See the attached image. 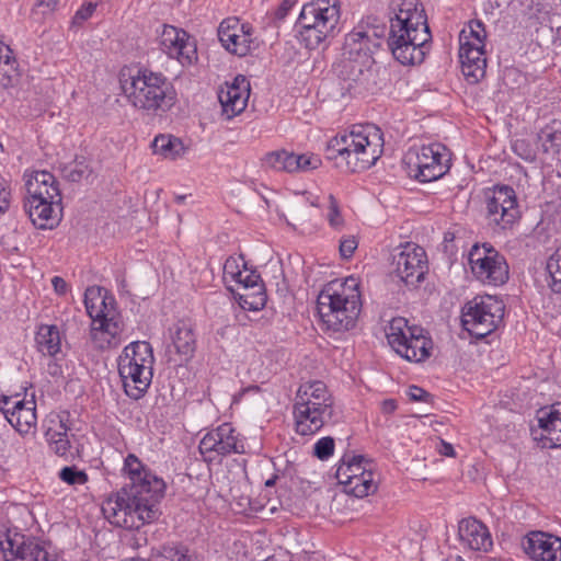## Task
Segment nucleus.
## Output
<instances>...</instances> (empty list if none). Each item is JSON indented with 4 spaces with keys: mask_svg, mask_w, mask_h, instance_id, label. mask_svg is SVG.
<instances>
[{
    "mask_svg": "<svg viewBox=\"0 0 561 561\" xmlns=\"http://www.w3.org/2000/svg\"><path fill=\"white\" fill-rule=\"evenodd\" d=\"M18 76V61L9 48L0 54V89L13 87Z\"/></svg>",
    "mask_w": 561,
    "mask_h": 561,
    "instance_id": "4c0bfd02",
    "label": "nucleus"
},
{
    "mask_svg": "<svg viewBox=\"0 0 561 561\" xmlns=\"http://www.w3.org/2000/svg\"><path fill=\"white\" fill-rule=\"evenodd\" d=\"M84 306L91 318L90 337L98 350L117 346L123 331L116 300L112 294L99 286H91L84 293Z\"/></svg>",
    "mask_w": 561,
    "mask_h": 561,
    "instance_id": "0eeeda50",
    "label": "nucleus"
},
{
    "mask_svg": "<svg viewBox=\"0 0 561 561\" xmlns=\"http://www.w3.org/2000/svg\"><path fill=\"white\" fill-rule=\"evenodd\" d=\"M122 472L130 481L127 499L118 497L115 505L124 515H135L142 524H153L161 516V501L167 483L135 454L124 458Z\"/></svg>",
    "mask_w": 561,
    "mask_h": 561,
    "instance_id": "7ed1b4c3",
    "label": "nucleus"
},
{
    "mask_svg": "<svg viewBox=\"0 0 561 561\" xmlns=\"http://www.w3.org/2000/svg\"><path fill=\"white\" fill-rule=\"evenodd\" d=\"M295 403L319 408L334 413L333 398L324 382L320 380L308 381L299 386Z\"/></svg>",
    "mask_w": 561,
    "mask_h": 561,
    "instance_id": "bb28decb",
    "label": "nucleus"
},
{
    "mask_svg": "<svg viewBox=\"0 0 561 561\" xmlns=\"http://www.w3.org/2000/svg\"><path fill=\"white\" fill-rule=\"evenodd\" d=\"M391 348L411 363H423L432 355L434 343L426 330L419 325H409L405 318H393L386 331Z\"/></svg>",
    "mask_w": 561,
    "mask_h": 561,
    "instance_id": "9d476101",
    "label": "nucleus"
},
{
    "mask_svg": "<svg viewBox=\"0 0 561 561\" xmlns=\"http://www.w3.org/2000/svg\"><path fill=\"white\" fill-rule=\"evenodd\" d=\"M51 285L55 293L59 296H65L69 290L67 282L60 276H54L51 278Z\"/></svg>",
    "mask_w": 561,
    "mask_h": 561,
    "instance_id": "4d7b16f0",
    "label": "nucleus"
},
{
    "mask_svg": "<svg viewBox=\"0 0 561 561\" xmlns=\"http://www.w3.org/2000/svg\"><path fill=\"white\" fill-rule=\"evenodd\" d=\"M69 427L66 422L59 417L55 427H48L45 432V437L48 443L49 449L59 457L68 455L71 444L68 438Z\"/></svg>",
    "mask_w": 561,
    "mask_h": 561,
    "instance_id": "473e14b6",
    "label": "nucleus"
},
{
    "mask_svg": "<svg viewBox=\"0 0 561 561\" xmlns=\"http://www.w3.org/2000/svg\"><path fill=\"white\" fill-rule=\"evenodd\" d=\"M520 546L531 561H561V537L554 534L533 529L523 537Z\"/></svg>",
    "mask_w": 561,
    "mask_h": 561,
    "instance_id": "aec40b11",
    "label": "nucleus"
},
{
    "mask_svg": "<svg viewBox=\"0 0 561 561\" xmlns=\"http://www.w3.org/2000/svg\"><path fill=\"white\" fill-rule=\"evenodd\" d=\"M409 396L412 401L422 402L426 401V397H428V393L417 386H411L409 389Z\"/></svg>",
    "mask_w": 561,
    "mask_h": 561,
    "instance_id": "13d9d810",
    "label": "nucleus"
},
{
    "mask_svg": "<svg viewBox=\"0 0 561 561\" xmlns=\"http://www.w3.org/2000/svg\"><path fill=\"white\" fill-rule=\"evenodd\" d=\"M60 2L61 0H36L32 9V15L45 19L58 10Z\"/></svg>",
    "mask_w": 561,
    "mask_h": 561,
    "instance_id": "a18cd8bd",
    "label": "nucleus"
},
{
    "mask_svg": "<svg viewBox=\"0 0 561 561\" xmlns=\"http://www.w3.org/2000/svg\"><path fill=\"white\" fill-rule=\"evenodd\" d=\"M278 479V474H273L270 479L265 481V486L272 488L276 484V481Z\"/></svg>",
    "mask_w": 561,
    "mask_h": 561,
    "instance_id": "e2e57ef3",
    "label": "nucleus"
},
{
    "mask_svg": "<svg viewBox=\"0 0 561 561\" xmlns=\"http://www.w3.org/2000/svg\"><path fill=\"white\" fill-rule=\"evenodd\" d=\"M485 26L480 20H471L459 34V59L468 82L477 83L485 75Z\"/></svg>",
    "mask_w": 561,
    "mask_h": 561,
    "instance_id": "f8f14e48",
    "label": "nucleus"
},
{
    "mask_svg": "<svg viewBox=\"0 0 561 561\" xmlns=\"http://www.w3.org/2000/svg\"><path fill=\"white\" fill-rule=\"evenodd\" d=\"M293 414L296 433L301 436H311L318 433L327 423L331 422L334 413L310 405L294 403Z\"/></svg>",
    "mask_w": 561,
    "mask_h": 561,
    "instance_id": "b1692460",
    "label": "nucleus"
},
{
    "mask_svg": "<svg viewBox=\"0 0 561 561\" xmlns=\"http://www.w3.org/2000/svg\"><path fill=\"white\" fill-rule=\"evenodd\" d=\"M121 94L126 103L142 115L161 117L178 102V93L169 78L145 66H124L118 72Z\"/></svg>",
    "mask_w": 561,
    "mask_h": 561,
    "instance_id": "f03ea898",
    "label": "nucleus"
},
{
    "mask_svg": "<svg viewBox=\"0 0 561 561\" xmlns=\"http://www.w3.org/2000/svg\"><path fill=\"white\" fill-rule=\"evenodd\" d=\"M504 312L502 300L490 295L477 296L463 306L461 323L472 336L482 339L501 325Z\"/></svg>",
    "mask_w": 561,
    "mask_h": 561,
    "instance_id": "ddd939ff",
    "label": "nucleus"
},
{
    "mask_svg": "<svg viewBox=\"0 0 561 561\" xmlns=\"http://www.w3.org/2000/svg\"><path fill=\"white\" fill-rule=\"evenodd\" d=\"M371 469L373 462L365 459L364 456L344 455L337 466L335 478L340 483L347 480V476L352 479L353 477H357L359 473L363 474Z\"/></svg>",
    "mask_w": 561,
    "mask_h": 561,
    "instance_id": "2f4dec72",
    "label": "nucleus"
},
{
    "mask_svg": "<svg viewBox=\"0 0 561 561\" xmlns=\"http://www.w3.org/2000/svg\"><path fill=\"white\" fill-rule=\"evenodd\" d=\"M297 159L299 160V171L314 170L321 165V159L319 158V156L313 153L297 154Z\"/></svg>",
    "mask_w": 561,
    "mask_h": 561,
    "instance_id": "8fccbe9b",
    "label": "nucleus"
},
{
    "mask_svg": "<svg viewBox=\"0 0 561 561\" xmlns=\"http://www.w3.org/2000/svg\"><path fill=\"white\" fill-rule=\"evenodd\" d=\"M250 96V84L244 76H237L231 83H227L218 92V100L222 114L231 119L244 111Z\"/></svg>",
    "mask_w": 561,
    "mask_h": 561,
    "instance_id": "5701e85b",
    "label": "nucleus"
},
{
    "mask_svg": "<svg viewBox=\"0 0 561 561\" xmlns=\"http://www.w3.org/2000/svg\"><path fill=\"white\" fill-rule=\"evenodd\" d=\"M16 411L7 410V421L22 436H34L37 432L36 401L34 394L30 399L22 398L15 403Z\"/></svg>",
    "mask_w": 561,
    "mask_h": 561,
    "instance_id": "a878e982",
    "label": "nucleus"
},
{
    "mask_svg": "<svg viewBox=\"0 0 561 561\" xmlns=\"http://www.w3.org/2000/svg\"><path fill=\"white\" fill-rule=\"evenodd\" d=\"M451 154L440 142H431L408 150L403 157L407 173L422 183L444 176L450 169Z\"/></svg>",
    "mask_w": 561,
    "mask_h": 561,
    "instance_id": "9b49d317",
    "label": "nucleus"
},
{
    "mask_svg": "<svg viewBox=\"0 0 561 561\" xmlns=\"http://www.w3.org/2000/svg\"><path fill=\"white\" fill-rule=\"evenodd\" d=\"M153 352L149 342L137 341L127 345L118 357V365L126 364L129 367L138 366L141 363L145 366L152 367Z\"/></svg>",
    "mask_w": 561,
    "mask_h": 561,
    "instance_id": "c85d7f7f",
    "label": "nucleus"
},
{
    "mask_svg": "<svg viewBox=\"0 0 561 561\" xmlns=\"http://www.w3.org/2000/svg\"><path fill=\"white\" fill-rule=\"evenodd\" d=\"M24 210L38 229H53L61 214V193L56 178L48 171L25 173Z\"/></svg>",
    "mask_w": 561,
    "mask_h": 561,
    "instance_id": "423d86ee",
    "label": "nucleus"
},
{
    "mask_svg": "<svg viewBox=\"0 0 561 561\" xmlns=\"http://www.w3.org/2000/svg\"><path fill=\"white\" fill-rule=\"evenodd\" d=\"M21 400H22V398H21L20 393H15L13 396L2 394L0 397V410L3 413L5 419H7V410L9 412H12V410L16 411L14 405H15L16 401H21Z\"/></svg>",
    "mask_w": 561,
    "mask_h": 561,
    "instance_id": "864d4df0",
    "label": "nucleus"
},
{
    "mask_svg": "<svg viewBox=\"0 0 561 561\" xmlns=\"http://www.w3.org/2000/svg\"><path fill=\"white\" fill-rule=\"evenodd\" d=\"M545 152H559L561 149V121H552L538 134Z\"/></svg>",
    "mask_w": 561,
    "mask_h": 561,
    "instance_id": "58836bf2",
    "label": "nucleus"
},
{
    "mask_svg": "<svg viewBox=\"0 0 561 561\" xmlns=\"http://www.w3.org/2000/svg\"><path fill=\"white\" fill-rule=\"evenodd\" d=\"M383 142V134L376 125H355L329 141L327 158L336 160V165L348 172L365 171L381 157Z\"/></svg>",
    "mask_w": 561,
    "mask_h": 561,
    "instance_id": "20e7f679",
    "label": "nucleus"
},
{
    "mask_svg": "<svg viewBox=\"0 0 561 561\" xmlns=\"http://www.w3.org/2000/svg\"><path fill=\"white\" fill-rule=\"evenodd\" d=\"M160 46L168 56L175 58L183 67L191 66L197 60L196 45L184 30L163 25Z\"/></svg>",
    "mask_w": 561,
    "mask_h": 561,
    "instance_id": "412c9836",
    "label": "nucleus"
},
{
    "mask_svg": "<svg viewBox=\"0 0 561 561\" xmlns=\"http://www.w3.org/2000/svg\"><path fill=\"white\" fill-rule=\"evenodd\" d=\"M243 272L242 276L238 277L237 279H233L232 282L241 285L243 288L249 289H255L256 288V301L255 302H248L247 299H244L241 302L242 308H248L249 310H260L265 306V295L263 293V283L261 279L260 274L254 270H249L247 267V264L242 265Z\"/></svg>",
    "mask_w": 561,
    "mask_h": 561,
    "instance_id": "c756f323",
    "label": "nucleus"
},
{
    "mask_svg": "<svg viewBox=\"0 0 561 561\" xmlns=\"http://www.w3.org/2000/svg\"><path fill=\"white\" fill-rule=\"evenodd\" d=\"M112 510L114 511V515H117L116 508L113 507Z\"/></svg>",
    "mask_w": 561,
    "mask_h": 561,
    "instance_id": "774afa93",
    "label": "nucleus"
},
{
    "mask_svg": "<svg viewBox=\"0 0 561 561\" xmlns=\"http://www.w3.org/2000/svg\"><path fill=\"white\" fill-rule=\"evenodd\" d=\"M468 262L477 280L489 286H502L510 278V267L503 254L492 244H473L468 253Z\"/></svg>",
    "mask_w": 561,
    "mask_h": 561,
    "instance_id": "4468645a",
    "label": "nucleus"
},
{
    "mask_svg": "<svg viewBox=\"0 0 561 561\" xmlns=\"http://www.w3.org/2000/svg\"><path fill=\"white\" fill-rule=\"evenodd\" d=\"M537 419L540 432L533 433L534 439L542 448L561 447V402L540 409Z\"/></svg>",
    "mask_w": 561,
    "mask_h": 561,
    "instance_id": "4be33fe9",
    "label": "nucleus"
},
{
    "mask_svg": "<svg viewBox=\"0 0 561 561\" xmlns=\"http://www.w3.org/2000/svg\"><path fill=\"white\" fill-rule=\"evenodd\" d=\"M327 218L329 225L334 229H341L344 225V219L341 215L340 204L332 194L328 196Z\"/></svg>",
    "mask_w": 561,
    "mask_h": 561,
    "instance_id": "c03bdc74",
    "label": "nucleus"
},
{
    "mask_svg": "<svg viewBox=\"0 0 561 561\" xmlns=\"http://www.w3.org/2000/svg\"><path fill=\"white\" fill-rule=\"evenodd\" d=\"M198 450L206 462H219L224 457L244 454L242 435L230 423H222L206 432L198 444Z\"/></svg>",
    "mask_w": 561,
    "mask_h": 561,
    "instance_id": "dca6fc26",
    "label": "nucleus"
},
{
    "mask_svg": "<svg viewBox=\"0 0 561 561\" xmlns=\"http://www.w3.org/2000/svg\"><path fill=\"white\" fill-rule=\"evenodd\" d=\"M334 439L330 436L320 438L313 446V454L320 460H325L333 455Z\"/></svg>",
    "mask_w": 561,
    "mask_h": 561,
    "instance_id": "49530a36",
    "label": "nucleus"
},
{
    "mask_svg": "<svg viewBox=\"0 0 561 561\" xmlns=\"http://www.w3.org/2000/svg\"><path fill=\"white\" fill-rule=\"evenodd\" d=\"M383 30L378 26L359 24L347 34L345 39V58L341 75L345 80L358 82L374 64L373 55L380 47Z\"/></svg>",
    "mask_w": 561,
    "mask_h": 561,
    "instance_id": "1a4fd4ad",
    "label": "nucleus"
},
{
    "mask_svg": "<svg viewBox=\"0 0 561 561\" xmlns=\"http://www.w3.org/2000/svg\"><path fill=\"white\" fill-rule=\"evenodd\" d=\"M400 252L394 255V272L407 286H417L427 272V256L425 250L408 242L400 248Z\"/></svg>",
    "mask_w": 561,
    "mask_h": 561,
    "instance_id": "a211bd4d",
    "label": "nucleus"
},
{
    "mask_svg": "<svg viewBox=\"0 0 561 561\" xmlns=\"http://www.w3.org/2000/svg\"><path fill=\"white\" fill-rule=\"evenodd\" d=\"M10 47L8 45H5L1 39H0V54L1 53H4L7 49H9Z\"/></svg>",
    "mask_w": 561,
    "mask_h": 561,
    "instance_id": "0e129e2a",
    "label": "nucleus"
},
{
    "mask_svg": "<svg viewBox=\"0 0 561 561\" xmlns=\"http://www.w3.org/2000/svg\"><path fill=\"white\" fill-rule=\"evenodd\" d=\"M118 373L123 381L125 393L134 400L142 398L151 383L152 367H144L142 363L133 367L126 364H119Z\"/></svg>",
    "mask_w": 561,
    "mask_h": 561,
    "instance_id": "393cba45",
    "label": "nucleus"
},
{
    "mask_svg": "<svg viewBox=\"0 0 561 561\" xmlns=\"http://www.w3.org/2000/svg\"><path fill=\"white\" fill-rule=\"evenodd\" d=\"M547 271L551 278L549 283L551 290L561 294V249L549 259Z\"/></svg>",
    "mask_w": 561,
    "mask_h": 561,
    "instance_id": "a19ab883",
    "label": "nucleus"
},
{
    "mask_svg": "<svg viewBox=\"0 0 561 561\" xmlns=\"http://www.w3.org/2000/svg\"><path fill=\"white\" fill-rule=\"evenodd\" d=\"M35 341L37 350L44 355L54 357L61 350V336L56 325H39L35 335Z\"/></svg>",
    "mask_w": 561,
    "mask_h": 561,
    "instance_id": "7c9ffc66",
    "label": "nucleus"
},
{
    "mask_svg": "<svg viewBox=\"0 0 561 561\" xmlns=\"http://www.w3.org/2000/svg\"><path fill=\"white\" fill-rule=\"evenodd\" d=\"M296 3L297 0H282L279 5L272 13L273 22H283Z\"/></svg>",
    "mask_w": 561,
    "mask_h": 561,
    "instance_id": "09e8293b",
    "label": "nucleus"
},
{
    "mask_svg": "<svg viewBox=\"0 0 561 561\" xmlns=\"http://www.w3.org/2000/svg\"><path fill=\"white\" fill-rule=\"evenodd\" d=\"M59 479L69 484V485H76V484H84L88 481V474L83 470H79L77 467H64L59 473Z\"/></svg>",
    "mask_w": 561,
    "mask_h": 561,
    "instance_id": "79ce46f5",
    "label": "nucleus"
},
{
    "mask_svg": "<svg viewBox=\"0 0 561 561\" xmlns=\"http://www.w3.org/2000/svg\"><path fill=\"white\" fill-rule=\"evenodd\" d=\"M362 310L360 291L355 278L334 279L317 297L319 324L324 332L353 329Z\"/></svg>",
    "mask_w": 561,
    "mask_h": 561,
    "instance_id": "39448f33",
    "label": "nucleus"
},
{
    "mask_svg": "<svg viewBox=\"0 0 561 561\" xmlns=\"http://www.w3.org/2000/svg\"><path fill=\"white\" fill-rule=\"evenodd\" d=\"M485 210L495 231L511 230L522 217L516 192L508 185H494L485 193Z\"/></svg>",
    "mask_w": 561,
    "mask_h": 561,
    "instance_id": "2eb2a0df",
    "label": "nucleus"
},
{
    "mask_svg": "<svg viewBox=\"0 0 561 561\" xmlns=\"http://www.w3.org/2000/svg\"><path fill=\"white\" fill-rule=\"evenodd\" d=\"M374 476L375 473L371 469L363 474L359 473L357 477H353L352 479L347 476V480H344L339 484L343 485L345 493L352 494L355 497H365L377 490V483Z\"/></svg>",
    "mask_w": 561,
    "mask_h": 561,
    "instance_id": "f704fd0d",
    "label": "nucleus"
},
{
    "mask_svg": "<svg viewBox=\"0 0 561 561\" xmlns=\"http://www.w3.org/2000/svg\"><path fill=\"white\" fill-rule=\"evenodd\" d=\"M0 549L5 561H48L44 542L19 528H5L0 535Z\"/></svg>",
    "mask_w": 561,
    "mask_h": 561,
    "instance_id": "f3484780",
    "label": "nucleus"
},
{
    "mask_svg": "<svg viewBox=\"0 0 561 561\" xmlns=\"http://www.w3.org/2000/svg\"><path fill=\"white\" fill-rule=\"evenodd\" d=\"M283 150L272 151L265 154L263 159L264 165L272 168L276 171H283L284 169V159H283Z\"/></svg>",
    "mask_w": 561,
    "mask_h": 561,
    "instance_id": "3c124183",
    "label": "nucleus"
},
{
    "mask_svg": "<svg viewBox=\"0 0 561 561\" xmlns=\"http://www.w3.org/2000/svg\"><path fill=\"white\" fill-rule=\"evenodd\" d=\"M172 344L182 360H188L196 351L195 323L190 318L178 320L170 330Z\"/></svg>",
    "mask_w": 561,
    "mask_h": 561,
    "instance_id": "cd10ccee",
    "label": "nucleus"
},
{
    "mask_svg": "<svg viewBox=\"0 0 561 561\" xmlns=\"http://www.w3.org/2000/svg\"><path fill=\"white\" fill-rule=\"evenodd\" d=\"M357 249L355 237L348 236L340 241V253L344 259H350Z\"/></svg>",
    "mask_w": 561,
    "mask_h": 561,
    "instance_id": "603ef678",
    "label": "nucleus"
},
{
    "mask_svg": "<svg viewBox=\"0 0 561 561\" xmlns=\"http://www.w3.org/2000/svg\"><path fill=\"white\" fill-rule=\"evenodd\" d=\"M245 264L242 256H229L224 264V279L226 282L237 279L242 276L243 267Z\"/></svg>",
    "mask_w": 561,
    "mask_h": 561,
    "instance_id": "37998d69",
    "label": "nucleus"
},
{
    "mask_svg": "<svg viewBox=\"0 0 561 561\" xmlns=\"http://www.w3.org/2000/svg\"><path fill=\"white\" fill-rule=\"evenodd\" d=\"M218 38L227 51L244 57L252 48L253 27L249 23H242L239 18H227L218 26Z\"/></svg>",
    "mask_w": 561,
    "mask_h": 561,
    "instance_id": "6ab92c4d",
    "label": "nucleus"
},
{
    "mask_svg": "<svg viewBox=\"0 0 561 561\" xmlns=\"http://www.w3.org/2000/svg\"><path fill=\"white\" fill-rule=\"evenodd\" d=\"M476 524L477 526H484L481 522L477 520L476 518H463L459 522L458 526L469 527L474 526Z\"/></svg>",
    "mask_w": 561,
    "mask_h": 561,
    "instance_id": "052dcab7",
    "label": "nucleus"
},
{
    "mask_svg": "<svg viewBox=\"0 0 561 561\" xmlns=\"http://www.w3.org/2000/svg\"><path fill=\"white\" fill-rule=\"evenodd\" d=\"M60 170L62 178L72 183L80 182L88 178L92 172L84 157H76L72 162L64 164Z\"/></svg>",
    "mask_w": 561,
    "mask_h": 561,
    "instance_id": "ea45409f",
    "label": "nucleus"
},
{
    "mask_svg": "<svg viewBox=\"0 0 561 561\" xmlns=\"http://www.w3.org/2000/svg\"><path fill=\"white\" fill-rule=\"evenodd\" d=\"M457 534L471 550L488 552L493 547L489 528H457Z\"/></svg>",
    "mask_w": 561,
    "mask_h": 561,
    "instance_id": "72a5a7b5",
    "label": "nucleus"
},
{
    "mask_svg": "<svg viewBox=\"0 0 561 561\" xmlns=\"http://www.w3.org/2000/svg\"><path fill=\"white\" fill-rule=\"evenodd\" d=\"M388 47L402 65H416L424 60L432 35L427 16L420 0H391Z\"/></svg>",
    "mask_w": 561,
    "mask_h": 561,
    "instance_id": "f257e3e1",
    "label": "nucleus"
},
{
    "mask_svg": "<svg viewBox=\"0 0 561 561\" xmlns=\"http://www.w3.org/2000/svg\"><path fill=\"white\" fill-rule=\"evenodd\" d=\"M513 151L525 160L533 159V151L528 145V142L524 139H517L512 145Z\"/></svg>",
    "mask_w": 561,
    "mask_h": 561,
    "instance_id": "5fc2aeb1",
    "label": "nucleus"
},
{
    "mask_svg": "<svg viewBox=\"0 0 561 561\" xmlns=\"http://www.w3.org/2000/svg\"><path fill=\"white\" fill-rule=\"evenodd\" d=\"M152 149L156 154L171 160L182 157L185 152L182 140L172 135L156 136L152 141Z\"/></svg>",
    "mask_w": 561,
    "mask_h": 561,
    "instance_id": "c9c22d12",
    "label": "nucleus"
},
{
    "mask_svg": "<svg viewBox=\"0 0 561 561\" xmlns=\"http://www.w3.org/2000/svg\"><path fill=\"white\" fill-rule=\"evenodd\" d=\"M110 523L112 524V526H116V527L122 526L119 520H110Z\"/></svg>",
    "mask_w": 561,
    "mask_h": 561,
    "instance_id": "69168bd1",
    "label": "nucleus"
},
{
    "mask_svg": "<svg viewBox=\"0 0 561 561\" xmlns=\"http://www.w3.org/2000/svg\"><path fill=\"white\" fill-rule=\"evenodd\" d=\"M440 455L446 457H455L456 453L454 446L445 440H440V447L438 448Z\"/></svg>",
    "mask_w": 561,
    "mask_h": 561,
    "instance_id": "bf43d9fd",
    "label": "nucleus"
},
{
    "mask_svg": "<svg viewBox=\"0 0 561 561\" xmlns=\"http://www.w3.org/2000/svg\"><path fill=\"white\" fill-rule=\"evenodd\" d=\"M96 9V3L87 2L83 3L75 13L72 18V24L81 25L83 22L89 20Z\"/></svg>",
    "mask_w": 561,
    "mask_h": 561,
    "instance_id": "de8ad7c7",
    "label": "nucleus"
},
{
    "mask_svg": "<svg viewBox=\"0 0 561 561\" xmlns=\"http://www.w3.org/2000/svg\"><path fill=\"white\" fill-rule=\"evenodd\" d=\"M535 36L540 47H561V25H554L550 16L543 18L535 30Z\"/></svg>",
    "mask_w": 561,
    "mask_h": 561,
    "instance_id": "e433bc0d",
    "label": "nucleus"
},
{
    "mask_svg": "<svg viewBox=\"0 0 561 561\" xmlns=\"http://www.w3.org/2000/svg\"><path fill=\"white\" fill-rule=\"evenodd\" d=\"M184 198H185V196H178V197H176L178 202H183V201H184Z\"/></svg>",
    "mask_w": 561,
    "mask_h": 561,
    "instance_id": "338daca9",
    "label": "nucleus"
},
{
    "mask_svg": "<svg viewBox=\"0 0 561 561\" xmlns=\"http://www.w3.org/2000/svg\"><path fill=\"white\" fill-rule=\"evenodd\" d=\"M340 0H311L302 5L297 25L299 42L307 49H317L339 32Z\"/></svg>",
    "mask_w": 561,
    "mask_h": 561,
    "instance_id": "6e6552de",
    "label": "nucleus"
},
{
    "mask_svg": "<svg viewBox=\"0 0 561 561\" xmlns=\"http://www.w3.org/2000/svg\"><path fill=\"white\" fill-rule=\"evenodd\" d=\"M283 159H284V169L283 171L286 172H299V160L297 159V154L294 152H289L286 150H283Z\"/></svg>",
    "mask_w": 561,
    "mask_h": 561,
    "instance_id": "6e6d98bb",
    "label": "nucleus"
},
{
    "mask_svg": "<svg viewBox=\"0 0 561 561\" xmlns=\"http://www.w3.org/2000/svg\"><path fill=\"white\" fill-rule=\"evenodd\" d=\"M397 409V404L394 400H385L383 401V410L386 412H392Z\"/></svg>",
    "mask_w": 561,
    "mask_h": 561,
    "instance_id": "680f3d73",
    "label": "nucleus"
}]
</instances>
